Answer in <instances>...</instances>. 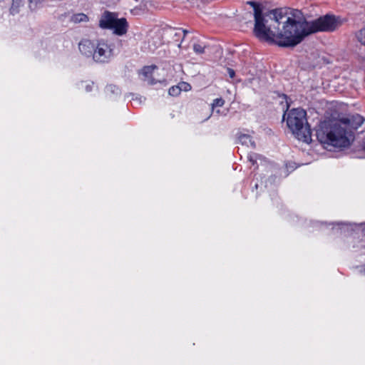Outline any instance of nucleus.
Instances as JSON below:
<instances>
[{"label": "nucleus", "mask_w": 365, "mask_h": 365, "mask_svg": "<svg viewBox=\"0 0 365 365\" xmlns=\"http://www.w3.org/2000/svg\"><path fill=\"white\" fill-rule=\"evenodd\" d=\"M224 104H225V101L222 98H216L213 101L212 106V108H214L215 107H222V106H223Z\"/></svg>", "instance_id": "2eb2a0df"}, {"label": "nucleus", "mask_w": 365, "mask_h": 365, "mask_svg": "<svg viewBox=\"0 0 365 365\" xmlns=\"http://www.w3.org/2000/svg\"><path fill=\"white\" fill-rule=\"evenodd\" d=\"M359 272L361 274H365V264L359 267Z\"/></svg>", "instance_id": "4be33fe9"}, {"label": "nucleus", "mask_w": 365, "mask_h": 365, "mask_svg": "<svg viewBox=\"0 0 365 365\" xmlns=\"http://www.w3.org/2000/svg\"><path fill=\"white\" fill-rule=\"evenodd\" d=\"M181 34H183V36H185V34H187V31L179 29L178 31L176 33V35L180 36Z\"/></svg>", "instance_id": "412c9836"}, {"label": "nucleus", "mask_w": 365, "mask_h": 365, "mask_svg": "<svg viewBox=\"0 0 365 365\" xmlns=\"http://www.w3.org/2000/svg\"><path fill=\"white\" fill-rule=\"evenodd\" d=\"M336 226L339 227L340 230H348L349 229L353 230L352 225L349 224L342 223L337 224Z\"/></svg>", "instance_id": "f3484780"}, {"label": "nucleus", "mask_w": 365, "mask_h": 365, "mask_svg": "<svg viewBox=\"0 0 365 365\" xmlns=\"http://www.w3.org/2000/svg\"><path fill=\"white\" fill-rule=\"evenodd\" d=\"M113 56V45L107 40L96 41L93 61L96 63H107Z\"/></svg>", "instance_id": "39448f33"}, {"label": "nucleus", "mask_w": 365, "mask_h": 365, "mask_svg": "<svg viewBox=\"0 0 365 365\" xmlns=\"http://www.w3.org/2000/svg\"><path fill=\"white\" fill-rule=\"evenodd\" d=\"M168 93L170 96H177L180 93V91L178 86H175L169 89Z\"/></svg>", "instance_id": "4468645a"}, {"label": "nucleus", "mask_w": 365, "mask_h": 365, "mask_svg": "<svg viewBox=\"0 0 365 365\" xmlns=\"http://www.w3.org/2000/svg\"><path fill=\"white\" fill-rule=\"evenodd\" d=\"M158 68L155 66H145L140 72L142 79L149 84H154L160 80L156 78Z\"/></svg>", "instance_id": "423d86ee"}, {"label": "nucleus", "mask_w": 365, "mask_h": 365, "mask_svg": "<svg viewBox=\"0 0 365 365\" xmlns=\"http://www.w3.org/2000/svg\"><path fill=\"white\" fill-rule=\"evenodd\" d=\"M25 0H13L12 1V5L10 9L11 13L14 15L16 14H18L21 8H22L24 5Z\"/></svg>", "instance_id": "1a4fd4ad"}, {"label": "nucleus", "mask_w": 365, "mask_h": 365, "mask_svg": "<svg viewBox=\"0 0 365 365\" xmlns=\"http://www.w3.org/2000/svg\"><path fill=\"white\" fill-rule=\"evenodd\" d=\"M321 143L334 147H347L353 139L346 121L336 122L329 126L322 125L317 132Z\"/></svg>", "instance_id": "f03ea898"}, {"label": "nucleus", "mask_w": 365, "mask_h": 365, "mask_svg": "<svg viewBox=\"0 0 365 365\" xmlns=\"http://www.w3.org/2000/svg\"><path fill=\"white\" fill-rule=\"evenodd\" d=\"M178 86L180 88V92L182 91H188L191 90V86L186 82H181Z\"/></svg>", "instance_id": "ddd939ff"}, {"label": "nucleus", "mask_w": 365, "mask_h": 365, "mask_svg": "<svg viewBox=\"0 0 365 365\" xmlns=\"http://www.w3.org/2000/svg\"><path fill=\"white\" fill-rule=\"evenodd\" d=\"M227 73H228L229 76L231 78H232L235 76V71L233 69L228 68H227Z\"/></svg>", "instance_id": "6ab92c4d"}, {"label": "nucleus", "mask_w": 365, "mask_h": 365, "mask_svg": "<svg viewBox=\"0 0 365 365\" xmlns=\"http://www.w3.org/2000/svg\"><path fill=\"white\" fill-rule=\"evenodd\" d=\"M99 26L103 29H110L118 36H123L128 31V23L125 19H118L114 13L105 11L99 20Z\"/></svg>", "instance_id": "20e7f679"}, {"label": "nucleus", "mask_w": 365, "mask_h": 365, "mask_svg": "<svg viewBox=\"0 0 365 365\" xmlns=\"http://www.w3.org/2000/svg\"><path fill=\"white\" fill-rule=\"evenodd\" d=\"M255 36L261 41L274 42L280 46H294L312 33L333 31L339 22L333 16L326 15L307 21L299 10L278 9L264 14L255 9Z\"/></svg>", "instance_id": "f257e3e1"}, {"label": "nucleus", "mask_w": 365, "mask_h": 365, "mask_svg": "<svg viewBox=\"0 0 365 365\" xmlns=\"http://www.w3.org/2000/svg\"><path fill=\"white\" fill-rule=\"evenodd\" d=\"M238 141L240 144L247 147L255 148V143L250 135L240 133L238 135Z\"/></svg>", "instance_id": "6e6552de"}, {"label": "nucleus", "mask_w": 365, "mask_h": 365, "mask_svg": "<svg viewBox=\"0 0 365 365\" xmlns=\"http://www.w3.org/2000/svg\"><path fill=\"white\" fill-rule=\"evenodd\" d=\"M249 160L250 162L252 163V165H254L255 163H257L258 160H261L262 159H261V156H259L257 154L254 153V154L249 155Z\"/></svg>", "instance_id": "dca6fc26"}, {"label": "nucleus", "mask_w": 365, "mask_h": 365, "mask_svg": "<svg viewBox=\"0 0 365 365\" xmlns=\"http://www.w3.org/2000/svg\"><path fill=\"white\" fill-rule=\"evenodd\" d=\"M78 47L81 53L83 55L87 57H92L93 58L96 48V41H91L89 40H83L79 43Z\"/></svg>", "instance_id": "0eeeda50"}, {"label": "nucleus", "mask_w": 365, "mask_h": 365, "mask_svg": "<svg viewBox=\"0 0 365 365\" xmlns=\"http://www.w3.org/2000/svg\"><path fill=\"white\" fill-rule=\"evenodd\" d=\"M356 36L358 39V41L363 45L365 46V27L359 30L356 34Z\"/></svg>", "instance_id": "f8f14e48"}, {"label": "nucleus", "mask_w": 365, "mask_h": 365, "mask_svg": "<svg viewBox=\"0 0 365 365\" xmlns=\"http://www.w3.org/2000/svg\"><path fill=\"white\" fill-rule=\"evenodd\" d=\"M141 0H123V3H128L130 6H133L134 7H136L135 4H137L138 1H140Z\"/></svg>", "instance_id": "a211bd4d"}, {"label": "nucleus", "mask_w": 365, "mask_h": 365, "mask_svg": "<svg viewBox=\"0 0 365 365\" xmlns=\"http://www.w3.org/2000/svg\"><path fill=\"white\" fill-rule=\"evenodd\" d=\"M93 83H87L86 85V91H91L92 90V86H93Z\"/></svg>", "instance_id": "aec40b11"}, {"label": "nucleus", "mask_w": 365, "mask_h": 365, "mask_svg": "<svg viewBox=\"0 0 365 365\" xmlns=\"http://www.w3.org/2000/svg\"><path fill=\"white\" fill-rule=\"evenodd\" d=\"M192 48L196 54H202L205 52V46L200 42H195L192 45Z\"/></svg>", "instance_id": "9d476101"}, {"label": "nucleus", "mask_w": 365, "mask_h": 365, "mask_svg": "<svg viewBox=\"0 0 365 365\" xmlns=\"http://www.w3.org/2000/svg\"><path fill=\"white\" fill-rule=\"evenodd\" d=\"M287 125L293 135L301 141L309 143L312 133L307 120V113L304 109L294 108L287 113Z\"/></svg>", "instance_id": "7ed1b4c3"}, {"label": "nucleus", "mask_w": 365, "mask_h": 365, "mask_svg": "<svg viewBox=\"0 0 365 365\" xmlns=\"http://www.w3.org/2000/svg\"><path fill=\"white\" fill-rule=\"evenodd\" d=\"M72 19L76 23L83 22V21H87L88 17L84 14H77L73 15Z\"/></svg>", "instance_id": "9b49d317"}]
</instances>
